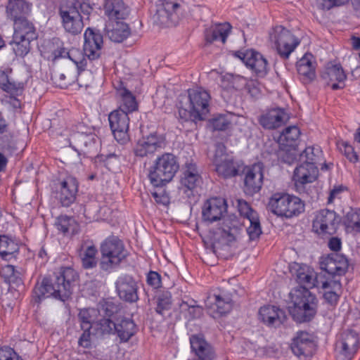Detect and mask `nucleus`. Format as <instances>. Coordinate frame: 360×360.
Listing matches in <instances>:
<instances>
[{
  "mask_svg": "<svg viewBox=\"0 0 360 360\" xmlns=\"http://www.w3.org/2000/svg\"><path fill=\"white\" fill-rule=\"evenodd\" d=\"M297 282L300 286L290 292L295 311L302 321H310L316 313L317 300L310 288H320L323 276L318 274L307 265L301 266L296 273Z\"/></svg>",
  "mask_w": 360,
  "mask_h": 360,
  "instance_id": "obj_1",
  "label": "nucleus"
},
{
  "mask_svg": "<svg viewBox=\"0 0 360 360\" xmlns=\"http://www.w3.org/2000/svg\"><path fill=\"white\" fill-rule=\"evenodd\" d=\"M77 274L70 267H63L51 277H44L33 289V300L39 304L44 299L53 297L65 302L72 292Z\"/></svg>",
  "mask_w": 360,
  "mask_h": 360,
  "instance_id": "obj_2",
  "label": "nucleus"
},
{
  "mask_svg": "<svg viewBox=\"0 0 360 360\" xmlns=\"http://www.w3.org/2000/svg\"><path fill=\"white\" fill-rule=\"evenodd\" d=\"M226 210L227 205L224 199L213 198L204 203L202 215L203 220L208 223L222 220V224L217 230V234L224 239L226 243H230L235 240L238 221L231 217H224Z\"/></svg>",
  "mask_w": 360,
  "mask_h": 360,
  "instance_id": "obj_3",
  "label": "nucleus"
},
{
  "mask_svg": "<svg viewBox=\"0 0 360 360\" xmlns=\"http://www.w3.org/2000/svg\"><path fill=\"white\" fill-rule=\"evenodd\" d=\"M210 95L201 87L188 90V101L184 105L181 101L179 105V117L182 122L203 120L209 112Z\"/></svg>",
  "mask_w": 360,
  "mask_h": 360,
  "instance_id": "obj_4",
  "label": "nucleus"
},
{
  "mask_svg": "<svg viewBox=\"0 0 360 360\" xmlns=\"http://www.w3.org/2000/svg\"><path fill=\"white\" fill-rule=\"evenodd\" d=\"M268 209L275 215L290 219L304 212L305 204L299 197L286 193H275L269 198Z\"/></svg>",
  "mask_w": 360,
  "mask_h": 360,
  "instance_id": "obj_5",
  "label": "nucleus"
},
{
  "mask_svg": "<svg viewBox=\"0 0 360 360\" xmlns=\"http://www.w3.org/2000/svg\"><path fill=\"white\" fill-rule=\"evenodd\" d=\"M176 158L172 153L158 157L150 167L148 178L155 187H161L169 182L179 169Z\"/></svg>",
  "mask_w": 360,
  "mask_h": 360,
  "instance_id": "obj_6",
  "label": "nucleus"
},
{
  "mask_svg": "<svg viewBox=\"0 0 360 360\" xmlns=\"http://www.w3.org/2000/svg\"><path fill=\"white\" fill-rule=\"evenodd\" d=\"M100 268L105 271L117 266L125 259L127 252L121 240L115 236L107 238L101 245Z\"/></svg>",
  "mask_w": 360,
  "mask_h": 360,
  "instance_id": "obj_7",
  "label": "nucleus"
},
{
  "mask_svg": "<svg viewBox=\"0 0 360 360\" xmlns=\"http://www.w3.org/2000/svg\"><path fill=\"white\" fill-rule=\"evenodd\" d=\"M277 52L283 58H288L290 53L300 44V40L283 26H276L269 34Z\"/></svg>",
  "mask_w": 360,
  "mask_h": 360,
  "instance_id": "obj_8",
  "label": "nucleus"
},
{
  "mask_svg": "<svg viewBox=\"0 0 360 360\" xmlns=\"http://www.w3.org/2000/svg\"><path fill=\"white\" fill-rule=\"evenodd\" d=\"M340 223V216L333 210L323 209L318 211L312 221V229L319 235H333Z\"/></svg>",
  "mask_w": 360,
  "mask_h": 360,
  "instance_id": "obj_9",
  "label": "nucleus"
},
{
  "mask_svg": "<svg viewBox=\"0 0 360 360\" xmlns=\"http://www.w3.org/2000/svg\"><path fill=\"white\" fill-rule=\"evenodd\" d=\"M59 14L66 32L72 34L82 32L84 23L76 4L68 1L63 2L60 7Z\"/></svg>",
  "mask_w": 360,
  "mask_h": 360,
  "instance_id": "obj_10",
  "label": "nucleus"
},
{
  "mask_svg": "<svg viewBox=\"0 0 360 360\" xmlns=\"http://www.w3.org/2000/svg\"><path fill=\"white\" fill-rule=\"evenodd\" d=\"M212 162L215 167V171L219 176L229 178L238 174L233 158L226 153V146L221 143H217L215 146Z\"/></svg>",
  "mask_w": 360,
  "mask_h": 360,
  "instance_id": "obj_11",
  "label": "nucleus"
},
{
  "mask_svg": "<svg viewBox=\"0 0 360 360\" xmlns=\"http://www.w3.org/2000/svg\"><path fill=\"white\" fill-rule=\"evenodd\" d=\"M110 129L117 141L121 144L126 143L129 140L128 134L129 117L122 110H115L108 116Z\"/></svg>",
  "mask_w": 360,
  "mask_h": 360,
  "instance_id": "obj_12",
  "label": "nucleus"
},
{
  "mask_svg": "<svg viewBox=\"0 0 360 360\" xmlns=\"http://www.w3.org/2000/svg\"><path fill=\"white\" fill-rule=\"evenodd\" d=\"M86 75L91 77V74L89 72H84V67L79 69L77 65L75 64L73 66L67 67L63 72H55L52 75V79L56 86L60 88H66L75 80L77 81L80 86H88L89 83L83 82V77Z\"/></svg>",
  "mask_w": 360,
  "mask_h": 360,
  "instance_id": "obj_13",
  "label": "nucleus"
},
{
  "mask_svg": "<svg viewBox=\"0 0 360 360\" xmlns=\"http://www.w3.org/2000/svg\"><path fill=\"white\" fill-rule=\"evenodd\" d=\"M315 347L316 345L313 335L303 330L296 333L290 344L292 353L300 358L311 356Z\"/></svg>",
  "mask_w": 360,
  "mask_h": 360,
  "instance_id": "obj_14",
  "label": "nucleus"
},
{
  "mask_svg": "<svg viewBox=\"0 0 360 360\" xmlns=\"http://www.w3.org/2000/svg\"><path fill=\"white\" fill-rule=\"evenodd\" d=\"M79 53L77 50L67 51L64 47L63 42L58 38L53 39V40L48 44V51L45 53L48 60L55 61L59 58L68 57L71 60L74 64L77 65L79 69L82 68L86 65V60L82 58V60H77L72 58L75 53Z\"/></svg>",
  "mask_w": 360,
  "mask_h": 360,
  "instance_id": "obj_15",
  "label": "nucleus"
},
{
  "mask_svg": "<svg viewBox=\"0 0 360 360\" xmlns=\"http://www.w3.org/2000/svg\"><path fill=\"white\" fill-rule=\"evenodd\" d=\"M70 144L79 155L92 157L98 151L99 142L95 134H72L70 138Z\"/></svg>",
  "mask_w": 360,
  "mask_h": 360,
  "instance_id": "obj_16",
  "label": "nucleus"
},
{
  "mask_svg": "<svg viewBox=\"0 0 360 360\" xmlns=\"http://www.w3.org/2000/svg\"><path fill=\"white\" fill-rule=\"evenodd\" d=\"M165 146V137L157 133H152L143 137L134 148V154L141 158L154 154L157 150Z\"/></svg>",
  "mask_w": 360,
  "mask_h": 360,
  "instance_id": "obj_17",
  "label": "nucleus"
},
{
  "mask_svg": "<svg viewBox=\"0 0 360 360\" xmlns=\"http://www.w3.org/2000/svg\"><path fill=\"white\" fill-rule=\"evenodd\" d=\"M165 146V137L157 133H152L143 137L134 148V154L141 158L154 154L157 150Z\"/></svg>",
  "mask_w": 360,
  "mask_h": 360,
  "instance_id": "obj_18",
  "label": "nucleus"
},
{
  "mask_svg": "<svg viewBox=\"0 0 360 360\" xmlns=\"http://www.w3.org/2000/svg\"><path fill=\"white\" fill-rule=\"evenodd\" d=\"M180 4L170 0H162L157 4L155 20L161 25L170 26L175 25L178 20L177 13Z\"/></svg>",
  "mask_w": 360,
  "mask_h": 360,
  "instance_id": "obj_19",
  "label": "nucleus"
},
{
  "mask_svg": "<svg viewBox=\"0 0 360 360\" xmlns=\"http://www.w3.org/2000/svg\"><path fill=\"white\" fill-rule=\"evenodd\" d=\"M359 335L354 330L343 331L336 343V348L344 359L350 360L357 352Z\"/></svg>",
  "mask_w": 360,
  "mask_h": 360,
  "instance_id": "obj_20",
  "label": "nucleus"
},
{
  "mask_svg": "<svg viewBox=\"0 0 360 360\" xmlns=\"http://www.w3.org/2000/svg\"><path fill=\"white\" fill-rule=\"evenodd\" d=\"M84 43L83 51L90 60L98 58L103 46V36L99 30L87 28L84 34Z\"/></svg>",
  "mask_w": 360,
  "mask_h": 360,
  "instance_id": "obj_21",
  "label": "nucleus"
},
{
  "mask_svg": "<svg viewBox=\"0 0 360 360\" xmlns=\"http://www.w3.org/2000/svg\"><path fill=\"white\" fill-rule=\"evenodd\" d=\"M115 287L120 299L131 303L139 300L137 283L131 276H120L115 282Z\"/></svg>",
  "mask_w": 360,
  "mask_h": 360,
  "instance_id": "obj_22",
  "label": "nucleus"
},
{
  "mask_svg": "<svg viewBox=\"0 0 360 360\" xmlns=\"http://www.w3.org/2000/svg\"><path fill=\"white\" fill-rule=\"evenodd\" d=\"M264 169L262 163L248 167L245 176V192L250 195L258 193L263 185Z\"/></svg>",
  "mask_w": 360,
  "mask_h": 360,
  "instance_id": "obj_23",
  "label": "nucleus"
},
{
  "mask_svg": "<svg viewBox=\"0 0 360 360\" xmlns=\"http://www.w3.org/2000/svg\"><path fill=\"white\" fill-rule=\"evenodd\" d=\"M322 80L332 89L337 90L345 87L347 75L340 65L328 63L321 75Z\"/></svg>",
  "mask_w": 360,
  "mask_h": 360,
  "instance_id": "obj_24",
  "label": "nucleus"
},
{
  "mask_svg": "<svg viewBox=\"0 0 360 360\" xmlns=\"http://www.w3.org/2000/svg\"><path fill=\"white\" fill-rule=\"evenodd\" d=\"M77 191V179L72 176H67L60 183L56 198L63 206L69 207L75 202Z\"/></svg>",
  "mask_w": 360,
  "mask_h": 360,
  "instance_id": "obj_25",
  "label": "nucleus"
},
{
  "mask_svg": "<svg viewBox=\"0 0 360 360\" xmlns=\"http://www.w3.org/2000/svg\"><path fill=\"white\" fill-rule=\"evenodd\" d=\"M191 348L198 357V360H213L215 353L212 347L205 340L201 334L190 337Z\"/></svg>",
  "mask_w": 360,
  "mask_h": 360,
  "instance_id": "obj_26",
  "label": "nucleus"
},
{
  "mask_svg": "<svg viewBox=\"0 0 360 360\" xmlns=\"http://www.w3.org/2000/svg\"><path fill=\"white\" fill-rule=\"evenodd\" d=\"M242 60L259 77H264L267 73V60L263 56L253 50L247 51Z\"/></svg>",
  "mask_w": 360,
  "mask_h": 360,
  "instance_id": "obj_27",
  "label": "nucleus"
},
{
  "mask_svg": "<svg viewBox=\"0 0 360 360\" xmlns=\"http://www.w3.org/2000/svg\"><path fill=\"white\" fill-rule=\"evenodd\" d=\"M319 169L316 165L302 162V164L294 171L293 180L296 184L304 185L314 182L317 179Z\"/></svg>",
  "mask_w": 360,
  "mask_h": 360,
  "instance_id": "obj_28",
  "label": "nucleus"
},
{
  "mask_svg": "<svg viewBox=\"0 0 360 360\" xmlns=\"http://www.w3.org/2000/svg\"><path fill=\"white\" fill-rule=\"evenodd\" d=\"M259 316L263 323L274 327L279 326L286 319L283 310L272 305L262 307L259 311Z\"/></svg>",
  "mask_w": 360,
  "mask_h": 360,
  "instance_id": "obj_29",
  "label": "nucleus"
},
{
  "mask_svg": "<svg viewBox=\"0 0 360 360\" xmlns=\"http://www.w3.org/2000/svg\"><path fill=\"white\" fill-rule=\"evenodd\" d=\"M288 119L284 110L273 108L260 116V124L265 129H274L282 126Z\"/></svg>",
  "mask_w": 360,
  "mask_h": 360,
  "instance_id": "obj_30",
  "label": "nucleus"
},
{
  "mask_svg": "<svg viewBox=\"0 0 360 360\" xmlns=\"http://www.w3.org/2000/svg\"><path fill=\"white\" fill-rule=\"evenodd\" d=\"M31 4L25 0H9L6 6L7 16L14 23L27 18L31 12Z\"/></svg>",
  "mask_w": 360,
  "mask_h": 360,
  "instance_id": "obj_31",
  "label": "nucleus"
},
{
  "mask_svg": "<svg viewBox=\"0 0 360 360\" xmlns=\"http://www.w3.org/2000/svg\"><path fill=\"white\" fill-rule=\"evenodd\" d=\"M11 73L12 70L10 68L0 70V88L11 95H20L25 88V83L13 79Z\"/></svg>",
  "mask_w": 360,
  "mask_h": 360,
  "instance_id": "obj_32",
  "label": "nucleus"
},
{
  "mask_svg": "<svg viewBox=\"0 0 360 360\" xmlns=\"http://www.w3.org/2000/svg\"><path fill=\"white\" fill-rule=\"evenodd\" d=\"M104 13L110 20H124L129 14V8L122 0H105Z\"/></svg>",
  "mask_w": 360,
  "mask_h": 360,
  "instance_id": "obj_33",
  "label": "nucleus"
},
{
  "mask_svg": "<svg viewBox=\"0 0 360 360\" xmlns=\"http://www.w3.org/2000/svg\"><path fill=\"white\" fill-rule=\"evenodd\" d=\"M137 331L134 321L129 318L118 319L115 322L114 334H116L120 342H128Z\"/></svg>",
  "mask_w": 360,
  "mask_h": 360,
  "instance_id": "obj_34",
  "label": "nucleus"
},
{
  "mask_svg": "<svg viewBox=\"0 0 360 360\" xmlns=\"http://www.w3.org/2000/svg\"><path fill=\"white\" fill-rule=\"evenodd\" d=\"M105 31L108 38L117 43L122 42L131 34V30L128 24L123 21H120V20L111 22L107 25Z\"/></svg>",
  "mask_w": 360,
  "mask_h": 360,
  "instance_id": "obj_35",
  "label": "nucleus"
},
{
  "mask_svg": "<svg viewBox=\"0 0 360 360\" xmlns=\"http://www.w3.org/2000/svg\"><path fill=\"white\" fill-rule=\"evenodd\" d=\"M13 29V36L17 39L24 38L27 40L33 41L38 37L36 27L27 18L14 22Z\"/></svg>",
  "mask_w": 360,
  "mask_h": 360,
  "instance_id": "obj_36",
  "label": "nucleus"
},
{
  "mask_svg": "<svg viewBox=\"0 0 360 360\" xmlns=\"http://www.w3.org/2000/svg\"><path fill=\"white\" fill-rule=\"evenodd\" d=\"M202 181V178L198 171L195 164L186 163L185 169L181 179V184L190 191L198 186Z\"/></svg>",
  "mask_w": 360,
  "mask_h": 360,
  "instance_id": "obj_37",
  "label": "nucleus"
},
{
  "mask_svg": "<svg viewBox=\"0 0 360 360\" xmlns=\"http://www.w3.org/2000/svg\"><path fill=\"white\" fill-rule=\"evenodd\" d=\"M231 26L229 23L225 22L218 24L206 30L205 32V41L211 44L215 41L220 40L223 44L226 41V38L231 32Z\"/></svg>",
  "mask_w": 360,
  "mask_h": 360,
  "instance_id": "obj_38",
  "label": "nucleus"
},
{
  "mask_svg": "<svg viewBox=\"0 0 360 360\" xmlns=\"http://www.w3.org/2000/svg\"><path fill=\"white\" fill-rule=\"evenodd\" d=\"M232 305L231 298L221 295L210 296L206 301V306L220 316L229 313L232 309Z\"/></svg>",
  "mask_w": 360,
  "mask_h": 360,
  "instance_id": "obj_39",
  "label": "nucleus"
},
{
  "mask_svg": "<svg viewBox=\"0 0 360 360\" xmlns=\"http://www.w3.org/2000/svg\"><path fill=\"white\" fill-rule=\"evenodd\" d=\"M314 57L310 53H306L297 63V70L300 75L303 77L306 82L312 81L316 76L315 67L313 63Z\"/></svg>",
  "mask_w": 360,
  "mask_h": 360,
  "instance_id": "obj_40",
  "label": "nucleus"
},
{
  "mask_svg": "<svg viewBox=\"0 0 360 360\" xmlns=\"http://www.w3.org/2000/svg\"><path fill=\"white\" fill-rule=\"evenodd\" d=\"M341 283L339 281H323L320 288L325 290L323 298L329 304L333 306L338 303L339 300L338 292L341 289Z\"/></svg>",
  "mask_w": 360,
  "mask_h": 360,
  "instance_id": "obj_41",
  "label": "nucleus"
},
{
  "mask_svg": "<svg viewBox=\"0 0 360 360\" xmlns=\"http://www.w3.org/2000/svg\"><path fill=\"white\" fill-rule=\"evenodd\" d=\"M18 244L6 235L0 236V256L2 259L10 260L18 252Z\"/></svg>",
  "mask_w": 360,
  "mask_h": 360,
  "instance_id": "obj_42",
  "label": "nucleus"
},
{
  "mask_svg": "<svg viewBox=\"0 0 360 360\" xmlns=\"http://www.w3.org/2000/svg\"><path fill=\"white\" fill-rule=\"evenodd\" d=\"M98 250L95 245L82 246L80 250L79 256L82 266L86 269H93L97 265L96 254Z\"/></svg>",
  "mask_w": 360,
  "mask_h": 360,
  "instance_id": "obj_43",
  "label": "nucleus"
},
{
  "mask_svg": "<svg viewBox=\"0 0 360 360\" xmlns=\"http://www.w3.org/2000/svg\"><path fill=\"white\" fill-rule=\"evenodd\" d=\"M300 135V129L296 126H290L285 129L279 136L278 141L285 148L296 147V142Z\"/></svg>",
  "mask_w": 360,
  "mask_h": 360,
  "instance_id": "obj_44",
  "label": "nucleus"
},
{
  "mask_svg": "<svg viewBox=\"0 0 360 360\" xmlns=\"http://www.w3.org/2000/svg\"><path fill=\"white\" fill-rule=\"evenodd\" d=\"M122 98V103L117 110L124 111L127 115L137 110L138 105L134 96L127 89L122 88L117 91Z\"/></svg>",
  "mask_w": 360,
  "mask_h": 360,
  "instance_id": "obj_45",
  "label": "nucleus"
},
{
  "mask_svg": "<svg viewBox=\"0 0 360 360\" xmlns=\"http://www.w3.org/2000/svg\"><path fill=\"white\" fill-rule=\"evenodd\" d=\"M338 262L340 266H335L334 257H333V253H331L327 257L322 258L320 262L321 269L330 275L342 276L344 274L345 263L338 261Z\"/></svg>",
  "mask_w": 360,
  "mask_h": 360,
  "instance_id": "obj_46",
  "label": "nucleus"
},
{
  "mask_svg": "<svg viewBox=\"0 0 360 360\" xmlns=\"http://www.w3.org/2000/svg\"><path fill=\"white\" fill-rule=\"evenodd\" d=\"M343 224L347 232L360 233V210L350 209L343 218Z\"/></svg>",
  "mask_w": 360,
  "mask_h": 360,
  "instance_id": "obj_47",
  "label": "nucleus"
},
{
  "mask_svg": "<svg viewBox=\"0 0 360 360\" xmlns=\"http://www.w3.org/2000/svg\"><path fill=\"white\" fill-rule=\"evenodd\" d=\"M322 155V151L319 147H307L300 154L299 160L300 162H304L314 165L319 164Z\"/></svg>",
  "mask_w": 360,
  "mask_h": 360,
  "instance_id": "obj_48",
  "label": "nucleus"
},
{
  "mask_svg": "<svg viewBox=\"0 0 360 360\" xmlns=\"http://www.w3.org/2000/svg\"><path fill=\"white\" fill-rule=\"evenodd\" d=\"M32 41L27 40L26 39H16L13 35V40L11 44L12 45L13 50L17 56L24 57L30 50V42Z\"/></svg>",
  "mask_w": 360,
  "mask_h": 360,
  "instance_id": "obj_49",
  "label": "nucleus"
},
{
  "mask_svg": "<svg viewBox=\"0 0 360 360\" xmlns=\"http://www.w3.org/2000/svg\"><path fill=\"white\" fill-rule=\"evenodd\" d=\"M55 225L57 229L63 233L75 231L76 222L72 217L65 215L60 216L57 218Z\"/></svg>",
  "mask_w": 360,
  "mask_h": 360,
  "instance_id": "obj_50",
  "label": "nucleus"
},
{
  "mask_svg": "<svg viewBox=\"0 0 360 360\" xmlns=\"http://www.w3.org/2000/svg\"><path fill=\"white\" fill-rule=\"evenodd\" d=\"M115 326V322L105 317L98 320L95 325L96 330L99 335L114 334Z\"/></svg>",
  "mask_w": 360,
  "mask_h": 360,
  "instance_id": "obj_51",
  "label": "nucleus"
},
{
  "mask_svg": "<svg viewBox=\"0 0 360 360\" xmlns=\"http://www.w3.org/2000/svg\"><path fill=\"white\" fill-rule=\"evenodd\" d=\"M172 295L168 291L162 292L157 296V307L155 311L162 315L163 311L170 309L172 304Z\"/></svg>",
  "mask_w": 360,
  "mask_h": 360,
  "instance_id": "obj_52",
  "label": "nucleus"
},
{
  "mask_svg": "<svg viewBox=\"0 0 360 360\" xmlns=\"http://www.w3.org/2000/svg\"><path fill=\"white\" fill-rule=\"evenodd\" d=\"M231 123L230 115H219L210 120V124L215 131H224Z\"/></svg>",
  "mask_w": 360,
  "mask_h": 360,
  "instance_id": "obj_53",
  "label": "nucleus"
},
{
  "mask_svg": "<svg viewBox=\"0 0 360 360\" xmlns=\"http://www.w3.org/2000/svg\"><path fill=\"white\" fill-rule=\"evenodd\" d=\"M94 312H95L94 309H83L79 311L78 319L82 329L91 330L94 321L92 318Z\"/></svg>",
  "mask_w": 360,
  "mask_h": 360,
  "instance_id": "obj_54",
  "label": "nucleus"
},
{
  "mask_svg": "<svg viewBox=\"0 0 360 360\" xmlns=\"http://www.w3.org/2000/svg\"><path fill=\"white\" fill-rule=\"evenodd\" d=\"M195 304V300H192V303L191 304L183 301L180 305L182 309L187 310L189 319H198L202 315V308Z\"/></svg>",
  "mask_w": 360,
  "mask_h": 360,
  "instance_id": "obj_55",
  "label": "nucleus"
},
{
  "mask_svg": "<svg viewBox=\"0 0 360 360\" xmlns=\"http://www.w3.org/2000/svg\"><path fill=\"white\" fill-rule=\"evenodd\" d=\"M250 223V226L247 229V233L250 237V239L253 240L259 238L262 233V229L258 216L248 220Z\"/></svg>",
  "mask_w": 360,
  "mask_h": 360,
  "instance_id": "obj_56",
  "label": "nucleus"
},
{
  "mask_svg": "<svg viewBox=\"0 0 360 360\" xmlns=\"http://www.w3.org/2000/svg\"><path fill=\"white\" fill-rule=\"evenodd\" d=\"M237 207L238 212H240L241 216H243L248 220L252 219V217L258 216L257 213L254 211L250 205L243 199H238L236 200Z\"/></svg>",
  "mask_w": 360,
  "mask_h": 360,
  "instance_id": "obj_57",
  "label": "nucleus"
},
{
  "mask_svg": "<svg viewBox=\"0 0 360 360\" xmlns=\"http://www.w3.org/2000/svg\"><path fill=\"white\" fill-rule=\"evenodd\" d=\"M297 155L295 147H293L283 150L280 152L278 156L282 162L291 165L297 160Z\"/></svg>",
  "mask_w": 360,
  "mask_h": 360,
  "instance_id": "obj_58",
  "label": "nucleus"
},
{
  "mask_svg": "<svg viewBox=\"0 0 360 360\" xmlns=\"http://www.w3.org/2000/svg\"><path fill=\"white\" fill-rule=\"evenodd\" d=\"M0 360H23L13 349L10 347L0 348Z\"/></svg>",
  "mask_w": 360,
  "mask_h": 360,
  "instance_id": "obj_59",
  "label": "nucleus"
},
{
  "mask_svg": "<svg viewBox=\"0 0 360 360\" xmlns=\"http://www.w3.org/2000/svg\"><path fill=\"white\" fill-rule=\"evenodd\" d=\"M146 283L153 289H158L162 286L161 276L156 271H150L146 275Z\"/></svg>",
  "mask_w": 360,
  "mask_h": 360,
  "instance_id": "obj_60",
  "label": "nucleus"
},
{
  "mask_svg": "<svg viewBox=\"0 0 360 360\" xmlns=\"http://www.w3.org/2000/svg\"><path fill=\"white\" fill-rule=\"evenodd\" d=\"M241 79L239 76L227 74L222 77L221 85L226 89H237L236 82Z\"/></svg>",
  "mask_w": 360,
  "mask_h": 360,
  "instance_id": "obj_61",
  "label": "nucleus"
},
{
  "mask_svg": "<svg viewBox=\"0 0 360 360\" xmlns=\"http://www.w3.org/2000/svg\"><path fill=\"white\" fill-rule=\"evenodd\" d=\"M342 146L343 148H340V150L344 153L345 155L350 162H356L358 161V155L356 152H354L352 146L347 143H342Z\"/></svg>",
  "mask_w": 360,
  "mask_h": 360,
  "instance_id": "obj_62",
  "label": "nucleus"
},
{
  "mask_svg": "<svg viewBox=\"0 0 360 360\" xmlns=\"http://www.w3.org/2000/svg\"><path fill=\"white\" fill-rule=\"evenodd\" d=\"M16 273L15 266L13 265H6L3 268L4 276L8 282H15L17 280L18 276Z\"/></svg>",
  "mask_w": 360,
  "mask_h": 360,
  "instance_id": "obj_63",
  "label": "nucleus"
},
{
  "mask_svg": "<svg viewBox=\"0 0 360 360\" xmlns=\"http://www.w3.org/2000/svg\"><path fill=\"white\" fill-rule=\"evenodd\" d=\"M83 333L80 336L78 343L84 348H89L91 346V333L90 330L82 329Z\"/></svg>",
  "mask_w": 360,
  "mask_h": 360,
  "instance_id": "obj_64",
  "label": "nucleus"
}]
</instances>
